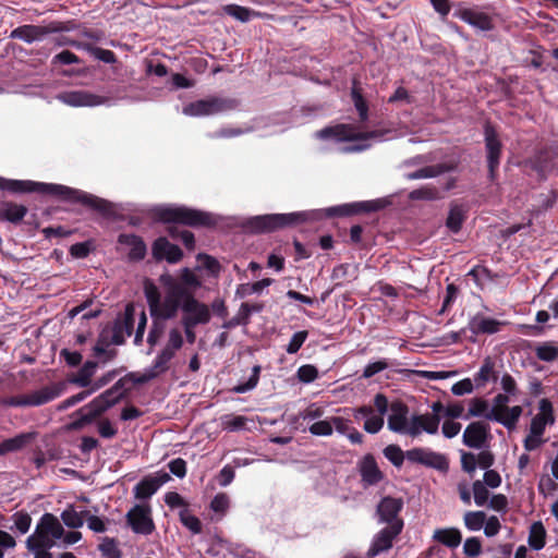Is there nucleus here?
<instances>
[{"label": "nucleus", "mask_w": 558, "mask_h": 558, "mask_svg": "<svg viewBox=\"0 0 558 558\" xmlns=\"http://www.w3.org/2000/svg\"><path fill=\"white\" fill-rule=\"evenodd\" d=\"M144 294L147 301L151 324L146 342L147 354L156 352L155 360L168 368L172 360L184 345L183 332L178 322V303L171 298L159 300V288L151 281L144 284Z\"/></svg>", "instance_id": "obj_1"}, {"label": "nucleus", "mask_w": 558, "mask_h": 558, "mask_svg": "<svg viewBox=\"0 0 558 558\" xmlns=\"http://www.w3.org/2000/svg\"><path fill=\"white\" fill-rule=\"evenodd\" d=\"M376 209L377 207L374 202H355L323 209L252 216L245 219L242 226L251 232L267 233L288 227H294L307 221H318L331 217H348L353 214L362 211L367 213Z\"/></svg>", "instance_id": "obj_2"}, {"label": "nucleus", "mask_w": 558, "mask_h": 558, "mask_svg": "<svg viewBox=\"0 0 558 558\" xmlns=\"http://www.w3.org/2000/svg\"><path fill=\"white\" fill-rule=\"evenodd\" d=\"M0 190H7L13 193L36 192L39 194L52 195L61 201L82 204L105 215L110 214L112 210V204L110 202L62 184L44 183L31 180H8L0 178Z\"/></svg>", "instance_id": "obj_3"}, {"label": "nucleus", "mask_w": 558, "mask_h": 558, "mask_svg": "<svg viewBox=\"0 0 558 558\" xmlns=\"http://www.w3.org/2000/svg\"><path fill=\"white\" fill-rule=\"evenodd\" d=\"M389 133L387 130H374L369 132H361L356 126L351 124H337L333 126L324 128L315 133V136L320 140L335 141V142H354L353 144L344 145L340 148L343 153H357L363 151L371 147V141L381 142Z\"/></svg>", "instance_id": "obj_4"}, {"label": "nucleus", "mask_w": 558, "mask_h": 558, "mask_svg": "<svg viewBox=\"0 0 558 558\" xmlns=\"http://www.w3.org/2000/svg\"><path fill=\"white\" fill-rule=\"evenodd\" d=\"M170 284V291L168 295H161L159 291V300H171L178 303V312L182 311L181 324H187L197 327L198 325H206L210 322L211 313L208 305L198 301L194 295H186L185 292L169 278H167Z\"/></svg>", "instance_id": "obj_5"}, {"label": "nucleus", "mask_w": 558, "mask_h": 558, "mask_svg": "<svg viewBox=\"0 0 558 558\" xmlns=\"http://www.w3.org/2000/svg\"><path fill=\"white\" fill-rule=\"evenodd\" d=\"M154 211L156 217L163 222H175L191 227L213 226L217 222L213 214L184 206H159Z\"/></svg>", "instance_id": "obj_6"}, {"label": "nucleus", "mask_w": 558, "mask_h": 558, "mask_svg": "<svg viewBox=\"0 0 558 558\" xmlns=\"http://www.w3.org/2000/svg\"><path fill=\"white\" fill-rule=\"evenodd\" d=\"M64 389V383H53L27 395L10 397L3 401V404L14 408L40 407L59 398Z\"/></svg>", "instance_id": "obj_7"}, {"label": "nucleus", "mask_w": 558, "mask_h": 558, "mask_svg": "<svg viewBox=\"0 0 558 558\" xmlns=\"http://www.w3.org/2000/svg\"><path fill=\"white\" fill-rule=\"evenodd\" d=\"M511 398L513 397L506 392L496 395L488 415V421L497 422L509 430L515 428L523 412L520 405L508 407Z\"/></svg>", "instance_id": "obj_8"}, {"label": "nucleus", "mask_w": 558, "mask_h": 558, "mask_svg": "<svg viewBox=\"0 0 558 558\" xmlns=\"http://www.w3.org/2000/svg\"><path fill=\"white\" fill-rule=\"evenodd\" d=\"M238 101L232 98L210 97L199 99L183 107L182 112L189 117L214 116L235 109Z\"/></svg>", "instance_id": "obj_9"}, {"label": "nucleus", "mask_w": 558, "mask_h": 558, "mask_svg": "<svg viewBox=\"0 0 558 558\" xmlns=\"http://www.w3.org/2000/svg\"><path fill=\"white\" fill-rule=\"evenodd\" d=\"M56 99L70 107H98L104 105H113L110 97L83 89L61 92L56 95Z\"/></svg>", "instance_id": "obj_10"}, {"label": "nucleus", "mask_w": 558, "mask_h": 558, "mask_svg": "<svg viewBox=\"0 0 558 558\" xmlns=\"http://www.w3.org/2000/svg\"><path fill=\"white\" fill-rule=\"evenodd\" d=\"M63 27L61 23L53 22L49 25H33V24H25L22 26H19L14 28L11 34L10 38L12 39H19L26 44H33L36 41H41L47 35L52 33L62 32Z\"/></svg>", "instance_id": "obj_11"}, {"label": "nucleus", "mask_w": 558, "mask_h": 558, "mask_svg": "<svg viewBox=\"0 0 558 558\" xmlns=\"http://www.w3.org/2000/svg\"><path fill=\"white\" fill-rule=\"evenodd\" d=\"M405 456L407 460L412 463L422 464L442 473H446L449 470V461L447 457L427 448L420 447L407 450Z\"/></svg>", "instance_id": "obj_12"}, {"label": "nucleus", "mask_w": 558, "mask_h": 558, "mask_svg": "<svg viewBox=\"0 0 558 558\" xmlns=\"http://www.w3.org/2000/svg\"><path fill=\"white\" fill-rule=\"evenodd\" d=\"M484 142L487 157L489 179L494 180L500 163L502 144L497 131L490 123L484 125Z\"/></svg>", "instance_id": "obj_13"}, {"label": "nucleus", "mask_w": 558, "mask_h": 558, "mask_svg": "<svg viewBox=\"0 0 558 558\" xmlns=\"http://www.w3.org/2000/svg\"><path fill=\"white\" fill-rule=\"evenodd\" d=\"M125 518L128 525L136 534L149 535L155 530L149 506L135 505L128 511Z\"/></svg>", "instance_id": "obj_14"}, {"label": "nucleus", "mask_w": 558, "mask_h": 558, "mask_svg": "<svg viewBox=\"0 0 558 558\" xmlns=\"http://www.w3.org/2000/svg\"><path fill=\"white\" fill-rule=\"evenodd\" d=\"M403 527L402 521H396L391 525L381 529L373 538L368 548V558H374L392 547L393 539L401 533Z\"/></svg>", "instance_id": "obj_15"}, {"label": "nucleus", "mask_w": 558, "mask_h": 558, "mask_svg": "<svg viewBox=\"0 0 558 558\" xmlns=\"http://www.w3.org/2000/svg\"><path fill=\"white\" fill-rule=\"evenodd\" d=\"M167 278H169L173 283L179 286L186 295H194V292L201 287V281L197 276L189 268H183L181 270L179 279L174 278L170 274H162L159 277V282L163 288V293L161 295H168L170 291V284L168 283Z\"/></svg>", "instance_id": "obj_16"}, {"label": "nucleus", "mask_w": 558, "mask_h": 558, "mask_svg": "<svg viewBox=\"0 0 558 558\" xmlns=\"http://www.w3.org/2000/svg\"><path fill=\"white\" fill-rule=\"evenodd\" d=\"M541 179H545L548 173L558 169V148H545L535 154L530 161Z\"/></svg>", "instance_id": "obj_17"}, {"label": "nucleus", "mask_w": 558, "mask_h": 558, "mask_svg": "<svg viewBox=\"0 0 558 558\" xmlns=\"http://www.w3.org/2000/svg\"><path fill=\"white\" fill-rule=\"evenodd\" d=\"M489 426L483 422L470 423L463 432V444L473 449H483L487 445Z\"/></svg>", "instance_id": "obj_18"}, {"label": "nucleus", "mask_w": 558, "mask_h": 558, "mask_svg": "<svg viewBox=\"0 0 558 558\" xmlns=\"http://www.w3.org/2000/svg\"><path fill=\"white\" fill-rule=\"evenodd\" d=\"M538 410L539 413L531 420L529 432L535 436H544L546 426L555 423L554 408L548 399L543 398L538 402Z\"/></svg>", "instance_id": "obj_19"}, {"label": "nucleus", "mask_w": 558, "mask_h": 558, "mask_svg": "<svg viewBox=\"0 0 558 558\" xmlns=\"http://www.w3.org/2000/svg\"><path fill=\"white\" fill-rule=\"evenodd\" d=\"M151 253L156 260L165 259L170 264L178 263L183 256L182 250L178 245L169 242L163 236H160L154 241Z\"/></svg>", "instance_id": "obj_20"}, {"label": "nucleus", "mask_w": 558, "mask_h": 558, "mask_svg": "<svg viewBox=\"0 0 558 558\" xmlns=\"http://www.w3.org/2000/svg\"><path fill=\"white\" fill-rule=\"evenodd\" d=\"M355 420H364L363 428L368 434H377L381 430L385 420L381 415L376 414L375 409L371 405H362L353 409Z\"/></svg>", "instance_id": "obj_21"}, {"label": "nucleus", "mask_w": 558, "mask_h": 558, "mask_svg": "<svg viewBox=\"0 0 558 558\" xmlns=\"http://www.w3.org/2000/svg\"><path fill=\"white\" fill-rule=\"evenodd\" d=\"M359 472L364 487L377 485L384 477L372 454L362 458L359 462Z\"/></svg>", "instance_id": "obj_22"}, {"label": "nucleus", "mask_w": 558, "mask_h": 558, "mask_svg": "<svg viewBox=\"0 0 558 558\" xmlns=\"http://www.w3.org/2000/svg\"><path fill=\"white\" fill-rule=\"evenodd\" d=\"M402 507L403 501L400 498H383L377 506V512L380 518V521L388 523V525H391L396 521H401L400 519H398V514L402 510Z\"/></svg>", "instance_id": "obj_23"}, {"label": "nucleus", "mask_w": 558, "mask_h": 558, "mask_svg": "<svg viewBox=\"0 0 558 558\" xmlns=\"http://www.w3.org/2000/svg\"><path fill=\"white\" fill-rule=\"evenodd\" d=\"M409 420V408L402 401L390 403V414L388 415V428L400 434L404 430Z\"/></svg>", "instance_id": "obj_24"}, {"label": "nucleus", "mask_w": 558, "mask_h": 558, "mask_svg": "<svg viewBox=\"0 0 558 558\" xmlns=\"http://www.w3.org/2000/svg\"><path fill=\"white\" fill-rule=\"evenodd\" d=\"M264 306L260 303H242L235 316L222 324L225 329H233L238 326H247L250 324L251 315L260 313Z\"/></svg>", "instance_id": "obj_25"}, {"label": "nucleus", "mask_w": 558, "mask_h": 558, "mask_svg": "<svg viewBox=\"0 0 558 558\" xmlns=\"http://www.w3.org/2000/svg\"><path fill=\"white\" fill-rule=\"evenodd\" d=\"M501 322L486 317L482 314L474 315L469 322V329L474 335H493L499 331Z\"/></svg>", "instance_id": "obj_26"}, {"label": "nucleus", "mask_w": 558, "mask_h": 558, "mask_svg": "<svg viewBox=\"0 0 558 558\" xmlns=\"http://www.w3.org/2000/svg\"><path fill=\"white\" fill-rule=\"evenodd\" d=\"M118 242L130 247L129 259L140 262L145 258L147 247L143 239L136 234L122 233L118 238Z\"/></svg>", "instance_id": "obj_27"}, {"label": "nucleus", "mask_w": 558, "mask_h": 558, "mask_svg": "<svg viewBox=\"0 0 558 558\" xmlns=\"http://www.w3.org/2000/svg\"><path fill=\"white\" fill-rule=\"evenodd\" d=\"M459 17L478 31L486 32L494 27L492 19L487 14L476 10L462 9L459 12Z\"/></svg>", "instance_id": "obj_28"}, {"label": "nucleus", "mask_w": 558, "mask_h": 558, "mask_svg": "<svg viewBox=\"0 0 558 558\" xmlns=\"http://www.w3.org/2000/svg\"><path fill=\"white\" fill-rule=\"evenodd\" d=\"M433 539L449 548H457L461 544L462 534L457 527L437 529L434 531Z\"/></svg>", "instance_id": "obj_29"}, {"label": "nucleus", "mask_w": 558, "mask_h": 558, "mask_svg": "<svg viewBox=\"0 0 558 558\" xmlns=\"http://www.w3.org/2000/svg\"><path fill=\"white\" fill-rule=\"evenodd\" d=\"M37 526L46 533L52 541L61 539L64 529L59 520L51 513H45Z\"/></svg>", "instance_id": "obj_30"}, {"label": "nucleus", "mask_w": 558, "mask_h": 558, "mask_svg": "<svg viewBox=\"0 0 558 558\" xmlns=\"http://www.w3.org/2000/svg\"><path fill=\"white\" fill-rule=\"evenodd\" d=\"M495 365L496 363L490 356L484 359L478 372L474 375V383L476 387H483L490 380H497L498 376Z\"/></svg>", "instance_id": "obj_31"}, {"label": "nucleus", "mask_w": 558, "mask_h": 558, "mask_svg": "<svg viewBox=\"0 0 558 558\" xmlns=\"http://www.w3.org/2000/svg\"><path fill=\"white\" fill-rule=\"evenodd\" d=\"M134 316L133 313L126 308L124 318L117 323L113 329L112 341L116 344H122L124 341V336H131L134 327Z\"/></svg>", "instance_id": "obj_32"}, {"label": "nucleus", "mask_w": 558, "mask_h": 558, "mask_svg": "<svg viewBox=\"0 0 558 558\" xmlns=\"http://www.w3.org/2000/svg\"><path fill=\"white\" fill-rule=\"evenodd\" d=\"M53 545L54 542L52 538L44 533L38 526H36L35 532L26 539V547L28 550L51 549Z\"/></svg>", "instance_id": "obj_33"}, {"label": "nucleus", "mask_w": 558, "mask_h": 558, "mask_svg": "<svg viewBox=\"0 0 558 558\" xmlns=\"http://www.w3.org/2000/svg\"><path fill=\"white\" fill-rule=\"evenodd\" d=\"M450 170L446 165L427 166L405 174L407 180H421L436 178Z\"/></svg>", "instance_id": "obj_34"}, {"label": "nucleus", "mask_w": 558, "mask_h": 558, "mask_svg": "<svg viewBox=\"0 0 558 558\" xmlns=\"http://www.w3.org/2000/svg\"><path fill=\"white\" fill-rule=\"evenodd\" d=\"M27 209L25 206L8 203L4 204L0 209V220H7L16 223L25 217Z\"/></svg>", "instance_id": "obj_35"}, {"label": "nucleus", "mask_w": 558, "mask_h": 558, "mask_svg": "<svg viewBox=\"0 0 558 558\" xmlns=\"http://www.w3.org/2000/svg\"><path fill=\"white\" fill-rule=\"evenodd\" d=\"M97 363L94 361H87L78 369L76 376L71 381L80 387H88L93 385L92 377L95 375Z\"/></svg>", "instance_id": "obj_36"}, {"label": "nucleus", "mask_w": 558, "mask_h": 558, "mask_svg": "<svg viewBox=\"0 0 558 558\" xmlns=\"http://www.w3.org/2000/svg\"><path fill=\"white\" fill-rule=\"evenodd\" d=\"M412 201H436L441 198V191L434 185H424L409 193Z\"/></svg>", "instance_id": "obj_37"}, {"label": "nucleus", "mask_w": 558, "mask_h": 558, "mask_svg": "<svg viewBox=\"0 0 558 558\" xmlns=\"http://www.w3.org/2000/svg\"><path fill=\"white\" fill-rule=\"evenodd\" d=\"M546 531L542 522H534L530 527L529 545L534 550H541L545 546Z\"/></svg>", "instance_id": "obj_38"}, {"label": "nucleus", "mask_w": 558, "mask_h": 558, "mask_svg": "<svg viewBox=\"0 0 558 558\" xmlns=\"http://www.w3.org/2000/svg\"><path fill=\"white\" fill-rule=\"evenodd\" d=\"M489 411V404L485 399L473 398L470 400L469 413L464 415V420H469L470 417H485L488 420Z\"/></svg>", "instance_id": "obj_39"}, {"label": "nucleus", "mask_w": 558, "mask_h": 558, "mask_svg": "<svg viewBox=\"0 0 558 558\" xmlns=\"http://www.w3.org/2000/svg\"><path fill=\"white\" fill-rule=\"evenodd\" d=\"M169 369L167 366L158 364V361L154 359L151 364L144 368L143 373L134 379V383L145 384L167 373Z\"/></svg>", "instance_id": "obj_40"}, {"label": "nucleus", "mask_w": 558, "mask_h": 558, "mask_svg": "<svg viewBox=\"0 0 558 558\" xmlns=\"http://www.w3.org/2000/svg\"><path fill=\"white\" fill-rule=\"evenodd\" d=\"M464 219L465 210L463 206L453 205L450 208L446 225L451 232L457 233L461 230Z\"/></svg>", "instance_id": "obj_41"}, {"label": "nucleus", "mask_w": 558, "mask_h": 558, "mask_svg": "<svg viewBox=\"0 0 558 558\" xmlns=\"http://www.w3.org/2000/svg\"><path fill=\"white\" fill-rule=\"evenodd\" d=\"M158 484L153 481L149 476L144 477L138 484L134 487V496L137 499H148L150 498L157 490Z\"/></svg>", "instance_id": "obj_42"}, {"label": "nucleus", "mask_w": 558, "mask_h": 558, "mask_svg": "<svg viewBox=\"0 0 558 558\" xmlns=\"http://www.w3.org/2000/svg\"><path fill=\"white\" fill-rule=\"evenodd\" d=\"M485 521L486 513L484 511H466L463 515L464 526L471 532L483 529Z\"/></svg>", "instance_id": "obj_43"}, {"label": "nucleus", "mask_w": 558, "mask_h": 558, "mask_svg": "<svg viewBox=\"0 0 558 558\" xmlns=\"http://www.w3.org/2000/svg\"><path fill=\"white\" fill-rule=\"evenodd\" d=\"M351 97H352L354 107L359 113L360 120L362 122L366 121L368 119V106H367V102L364 99L360 88L356 86L355 82L353 83V86L351 89Z\"/></svg>", "instance_id": "obj_44"}, {"label": "nucleus", "mask_w": 558, "mask_h": 558, "mask_svg": "<svg viewBox=\"0 0 558 558\" xmlns=\"http://www.w3.org/2000/svg\"><path fill=\"white\" fill-rule=\"evenodd\" d=\"M221 426L228 432H239L245 429L247 418L242 415L226 414L221 416Z\"/></svg>", "instance_id": "obj_45"}, {"label": "nucleus", "mask_w": 558, "mask_h": 558, "mask_svg": "<svg viewBox=\"0 0 558 558\" xmlns=\"http://www.w3.org/2000/svg\"><path fill=\"white\" fill-rule=\"evenodd\" d=\"M124 380L119 379L111 388L107 389L99 397L110 403V408L117 404L124 396L123 393Z\"/></svg>", "instance_id": "obj_46"}, {"label": "nucleus", "mask_w": 558, "mask_h": 558, "mask_svg": "<svg viewBox=\"0 0 558 558\" xmlns=\"http://www.w3.org/2000/svg\"><path fill=\"white\" fill-rule=\"evenodd\" d=\"M260 371L262 368L259 365L253 366L252 374L250 375L247 380L240 381L236 386L233 387L232 390L235 393H245L253 390L258 384Z\"/></svg>", "instance_id": "obj_47"}, {"label": "nucleus", "mask_w": 558, "mask_h": 558, "mask_svg": "<svg viewBox=\"0 0 558 558\" xmlns=\"http://www.w3.org/2000/svg\"><path fill=\"white\" fill-rule=\"evenodd\" d=\"M180 522L193 534L202 533V522L192 514L189 509H181L179 512Z\"/></svg>", "instance_id": "obj_48"}, {"label": "nucleus", "mask_w": 558, "mask_h": 558, "mask_svg": "<svg viewBox=\"0 0 558 558\" xmlns=\"http://www.w3.org/2000/svg\"><path fill=\"white\" fill-rule=\"evenodd\" d=\"M98 549L105 558H122V553L114 538L104 537Z\"/></svg>", "instance_id": "obj_49"}, {"label": "nucleus", "mask_w": 558, "mask_h": 558, "mask_svg": "<svg viewBox=\"0 0 558 558\" xmlns=\"http://www.w3.org/2000/svg\"><path fill=\"white\" fill-rule=\"evenodd\" d=\"M535 354L541 361L553 362L558 359V347L550 342H544L536 347Z\"/></svg>", "instance_id": "obj_50"}, {"label": "nucleus", "mask_w": 558, "mask_h": 558, "mask_svg": "<svg viewBox=\"0 0 558 558\" xmlns=\"http://www.w3.org/2000/svg\"><path fill=\"white\" fill-rule=\"evenodd\" d=\"M61 519L63 523L71 529H78L83 526L84 519L73 507H70L62 511Z\"/></svg>", "instance_id": "obj_51"}, {"label": "nucleus", "mask_w": 558, "mask_h": 558, "mask_svg": "<svg viewBox=\"0 0 558 558\" xmlns=\"http://www.w3.org/2000/svg\"><path fill=\"white\" fill-rule=\"evenodd\" d=\"M488 488L482 481L477 480L472 485L474 502L477 507H483L489 499Z\"/></svg>", "instance_id": "obj_52"}, {"label": "nucleus", "mask_w": 558, "mask_h": 558, "mask_svg": "<svg viewBox=\"0 0 558 558\" xmlns=\"http://www.w3.org/2000/svg\"><path fill=\"white\" fill-rule=\"evenodd\" d=\"M26 444L25 435L8 438L0 444V456L20 450Z\"/></svg>", "instance_id": "obj_53"}, {"label": "nucleus", "mask_w": 558, "mask_h": 558, "mask_svg": "<svg viewBox=\"0 0 558 558\" xmlns=\"http://www.w3.org/2000/svg\"><path fill=\"white\" fill-rule=\"evenodd\" d=\"M77 48H83V49H86L88 51H90V53L98 60L105 62V63H114L116 62V54L111 51V50H108V49H102V48H99V47H89L88 45H82V44H78V45H75Z\"/></svg>", "instance_id": "obj_54"}, {"label": "nucleus", "mask_w": 558, "mask_h": 558, "mask_svg": "<svg viewBox=\"0 0 558 558\" xmlns=\"http://www.w3.org/2000/svg\"><path fill=\"white\" fill-rule=\"evenodd\" d=\"M384 456L389 460L396 468H400L407 459L405 452L397 445H389L384 449Z\"/></svg>", "instance_id": "obj_55"}, {"label": "nucleus", "mask_w": 558, "mask_h": 558, "mask_svg": "<svg viewBox=\"0 0 558 558\" xmlns=\"http://www.w3.org/2000/svg\"><path fill=\"white\" fill-rule=\"evenodd\" d=\"M308 432L313 436H331L332 435V423L331 417L326 420H318L308 427Z\"/></svg>", "instance_id": "obj_56"}, {"label": "nucleus", "mask_w": 558, "mask_h": 558, "mask_svg": "<svg viewBox=\"0 0 558 558\" xmlns=\"http://www.w3.org/2000/svg\"><path fill=\"white\" fill-rule=\"evenodd\" d=\"M325 414V409L317 403H312L306 409L299 412L298 417L307 422H316Z\"/></svg>", "instance_id": "obj_57"}, {"label": "nucleus", "mask_w": 558, "mask_h": 558, "mask_svg": "<svg viewBox=\"0 0 558 558\" xmlns=\"http://www.w3.org/2000/svg\"><path fill=\"white\" fill-rule=\"evenodd\" d=\"M223 12L240 22H248L251 20V15H252L251 10H248L247 8L238 5V4L225 5Z\"/></svg>", "instance_id": "obj_58"}, {"label": "nucleus", "mask_w": 558, "mask_h": 558, "mask_svg": "<svg viewBox=\"0 0 558 558\" xmlns=\"http://www.w3.org/2000/svg\"><path fill=\"white\" fill-rule=\"evenodd\" d=\"M230 507V498L226 493L217 494L210 501V509L220 517L225 515Z\"/></svg>", "instance_id": "obj_59"}, {"label": "nucleus", "mask_w": 558, "mask_h": 558, "mask_svg": "<svg viewBox=\"0 0 558 558\" xmlns=\"http://www.w3.org/2000/svg\"><path fill=\"white\" fill-rule=\"evenodd\" d=\"M108 409H110V403L108 404V402L104 401L99 396L88 404L84 405V411H87L94 420L100 416Z\"/></svg>", "instance_id": "obj_60"}, {"label": "nucleus", "mask_w": 558, "mask_h": 558, "mask_svg": "<svg viewBox=\"0 0 558 558\" xmlns=\"http://www.w3.org/2000/svg\"><path fill=\"white\" fill-rule=\"evenodd\" d=\"M423 427V416L413 415L410 420H408V423L404 426V430H402L400 434L416 437L424 430Z\"/></svg>", "instance_id": "obj_61"}, {"label": "nucleus", "mask_w": 558, "mask_h": 558, "mask_svg": "<svg viewBox=\"0 0 558 558\" xmlns=\"http://www.w3.org/2000/svg\"><path fill=\"white\" fill-rule=\"evenodd\" d=\"M296 377L301 383L311 384L318 377V369L312 364H305L298 368Z\"/></svg>", "instance_id": "obj_62"}, {"label": "nucleus", "mask_w": 558, "mask_h": 558, "mask_svg": "<svg viewBox=\"0 0 558 558\" xmlns=\"http://www.w3.org/2000/svg\"><path fill=\"white\" fill-rule=\"evenodd\" d=\"M463 554L470 558H478L482 554V543L478 537H469L463 544Z\"/></svg>", "instance_id": "obj_63"}, {"label": "nucleus", "mask_w": 558, "mask_h": 558, "mask_svg": "<svg viewBox=\"0 0 558 558\" xmlns=\"http://www.w3.org/2000/svg\"><path fill=\"white\" fill-rule=\"evenodd\" d=\"M307 337H308V332L305 330L295 332L291 337V339L286 348L287 353H289V354L298 353V351L302 348V345L306 341Z\"/></svg>", "instance_id": "obj_64"}]
</instances>
